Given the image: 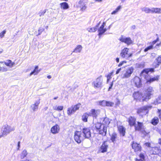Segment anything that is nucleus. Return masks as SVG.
I'll use <instances>...</instances> for the list:
<instances>
[{"label":"nucleus","mask_w":161,"mask_h":161,"mask_svg":"<svg viewBox=\"0 0 161 161\" xmlns=\"http://www.w3.org/2000/svg\"><path fill=\"white\" fill-rule=\"evenodd\" d=\"M139 157L143 159L144 158V155L142 153H141L139 155Z\"/></svg>","instance_id":"5fc2aeb1"},{"label":"nucleus","mask_w":161,"mask_h":161,"mask_svg":"<svg viewBox=\"0 0 161 161\" xmlns=\"http://www.w3.org/2000/svg\"><path fill=\"white\" fill-rule=\"evenodd\" d=\"M101 119L102 120L101 124L108 128L109 127V125L110 123L111 119L107 117L104 119L102 118Z\"/></svg>","instance_id":"dca6fc26"},{"label":"nucleus","mask_w":161,"mask_h":161,"mask_svg":"<svg viewBox=\"0 0 161 161\" xmlns=\"http://www.w3.org/2000/svg\"><path fill=\"white\" fill-rule=\"evenodd\" d=\"M134 68L132 67H129L123 70L120 76L122 79L128 78L130 77L131 74L133 72Z\"/></svg>","instance_id":"f03ea898"},{"label":"nucleus","mask_w":161,"mask_h":161,"mask_svg":"<svg viewBox=\"0 0 161 161\" xmlns=\"http://www.w3.org/2000/svg\"><path fill=\"white\" fill-rule=\"evenodd\" d=\"M4 64L6 66H9L10 68L12 67L15 64L14 62H12V61L10 60L6 61L4 62Z\"/></svg>","instance_id":"c756f323"},{"label":"nucleus","mask_w":161,"mask_h":161,"mask_svg":"<svg viewBox=\"0 0 161 161\" xmlns=\"http://www.w3.org/2000/svg\"><path fill=\"white\" fill-rule=\"evenodd\" d=\"M27 151L25 150H24L21 153L20 155V157L21 158H24L27 155Z\"/></svg>","instance_id":"e433bc0d"},{"label":"nucleus","mask_w":161,"mask_h":161,"mask_svg":"<svg viewBox=\"0 0 161 161\" xmlns=\"http://www.w3.org/2000/svg\"><path fill=\"white\" fill-rule=\"evenodd\" d=\"M161 152V150L159 147H153L152 150L150 151L151 153L153 154H157Z\"/></svg>","instance_id":"4be33fe9"},{"label":"nucleus","mask_w":161,"mask_h":161,"mask_svg":"<svg viewBox=\"0 0 161 161\" xmlns=\"http://www.w3.org/2000/svg\"><path fill=\"white\" fill-rule=\"evenodd\" d=\"M116 61L117 63H118L119 62V58H117L116 59Z\"/></svg>","instance_id":"69168bd1"},{"label":"nucleus","mask_w":161,"mask_h":161,"mask_svg":"<svg viewBox=\"0 0 161 161\" xmlns=\"http://www.w3.org/2000/svg\"><path fill=\"white\" fill-rule=\"evenodd\" d=\"M90 116H91L90 114L86 113L84 114L82 117L83 120L85 122H87L88 117Z\"/></svg>","instance_id":"72a5a7b5"},{"label":"nucleus","mask_w":161,"mask_h":161,"mask_svg":"<svg viewBox=\"0 0 161 161\" xmlns=\"http://www.w3.org/2000/svg\"><path fill=\"white\" fill-rule=\"evenodd\" d=\"M96 2H101L103 0H94Z\"/></svg>","instance_id":"338daca9"},{"label":"nucleus","mask_w":161,"mask_h":161,"mask_svg":"<svg viewBox=\"0 0 161 161\" xmlns=\"http://www.w3.org/2000/svg\"><path fill=\"white\" fill-rule=\"evenodd\" d=\"M113 72H111V73H109L107 75L106 77L107 78V82L108 83L109 81V80L111 78L112 76L113 75Z\"/></svg>","instance_id":"ea45409f"},{"label":"nucleus","mask_w":161,"mask_h":161,"mask_svg":"<svg viewBox=\"0 0 161 161\" xmlns=\"http://www.w3.org/2000/svg\"><path fill=\"white\" fill-rule=\"evenodd\" d=\"M158 113L159 119H161V110L158 109Z\"/></svg>","instance_id":"603ef678"},{"label":"nucleus","mask_w":161,"mask_h":161,"mask_svg":"<svg viewBox=\"0 0 161 161\" xmlns=\"http://www.w3.org/2000/svg\"><path fill=\"white\" fill-rule=\"evenodd\" d=\"M121 68H120L118 69L116 71V74H119V72H120V71H121Z\"/></svg>","instance_id":"6e6d98bb"},{"label":"nucleus","mask_w":161,"mask_h":161,"mask_svg":"<svg viewBox=\"0 0 161 161\" xmlns=\"http://www.w3.org/2000/svg\"><path fill=\"white\" fill-rule=\"evenodd\" d=\"M128 48H124L121 50L120 54V56L123 58L131 57L132 55V54L131 53H128Z\"/></svg>","instance_id":"9d476101"},{"label":"nucleus","mask_w":161,"mask_h":161,"mask_svg":"<svg viewBox=\"0 0 161 161\" xmlns=\"http://www.w3.org/2000/svg\"><path fill=\"white\" fill-rule=\"evenodd\" d=\"M161 13V9L159 8H153V13L160 14Z\"/></svg>","instance_id":"58836bf2"},{"label":"nucleus","mask_w":161,"mask_h":161,"mask_svg":"<svg viewBox=\"0 0 161 161\" xmlns=\"http://www.w3.org/2000/svg\"><path fill=\"white\" fill-rule=\"evenodd\" d=\"M134 126L136 130L140 131L143 133L145 132V128L142 123L138 122L137 124H135Z\"/></svg>","instance_id":"9b49d317"},{"label":"nucleus","mask_w":161,"mask_h":161,"mask_svg":"<svg viewBox=\"0 0 161 161\" xmlns=\"http://www.w3.org/2000/svg\"><path fill=\"white\" fill-rule=\"evenodd\" d=\"M74 137L75 141L78 143H80L85 138L83 135L80 131H76L75 132Z\"/></svg>","instance_id":"423d86ee"},{"label":"nucleus","mask_w":161,"mask_h":161,"mask_svg":"<svg viewBox=\"0 0 161 161\" xmlns=\"http://www.w3.org/2000/svg\"><path fill=\"white\" fill-rule=\"evenodd\" d=\"M145 145L146 146H147V147H150V144L149 143H148V142L146 143L145 144Z\"/></svg>","instance_id":"13d9d810"},{"label":"nucleus","mask_w":161,"mask_h":161,"mask_svg":"<svg viewBox=\"0 0 161 161\" xmlns=\"http://www.w3.org/2000/svg\"><path fill=\"white\" fill-rule=\"evenodd\" d=\"M14 130L15 128L14 127L8 125L3 126L2 128V134L0 135V138L7 136L8 134Z\"/></svg>","instance_id":"f257e3e1"},{"label":"nucleus","mask_w":161,"mask_h":161,"mask_svg":"<svg viewBox=\"0 0 161 161\" xmlns=\"http://www.w3.org/2000/svg\"><path fill=\"white\" fill-rule=\"evenodd\" d=\"M129 125L130 126H134L136 124V119L134 117L130 116L128 119Z\"/></svg>","instance_id":"5701e85b"},{"label":"nucleus","mask_w":161,"mask_h":161,"mask_svg":"<svg viewBox=\"0 0 161 161\" xmlns=\"http://www.w3.org/2000/svg\"><path fill=\"white\" fill-rule=\"evenodd\" d=\"M158 41V38H157L156 40H154L152 42V45L153 46L154 45L156 42Z\"/></svg>","instance_id":"bf43d9fd"},{"label":"nucleus","mask_w":161,"mask_h":161,"mask_svg":"<svg viewBox=\"0 0 161 161\" xmlns=\"http://www.w3.org/2000/svg\"><path fill=\"white\" fill-rule=\"evenodd\" d=\"M108 148V145L105 142L101 145L100 147L99 152L100 153H104L107 151Z\"/></svg>","instance_id":"a211bd4d"},{"label":"nucleus","mask_w":161,"mask_h":161,"mask_svg":"<svg viewBox=\"0 0 161 161\" xmlns=\"http://www.w3.org/2000/svg\"><path fill=\"white\" fill-rule=\"evenodd\" d=\"M75 113V112L72 106L68 108L67 110V114L68 115H71L72 114H74Z\"/></svg>","instance_id":"473e14b6"},{"label":"nucleus","mask_w":161,"mask_h":161,"mask_svg":"<svg viewBox=\"0 0 161 161\" xmlns=\"http://www.w3.org/2000/svg\"><path fill=\"white\" fill-rule=\"evenodd\" d=\"M153 90L151 87H149L142 97V100L147 101L151 98V96L153 94Z\"/></svg>","instance_id":"20e7f679"},{"label":"nucleus","mask_w":161,"mask_h":161,"mask_svg":"<svg viewBox=\"0 0 161 161\" xmlns=\"http://www.w3.org/2000/svg\"><path fill=\"white\" fill-rule=\"evenodd\" d=\"M127 62L125 61H124L120 62L119 64L118 65L119 67H120L122 66L124 64H126Z\"/></svg>","instance_id":"09e8293b"},{"label":"nucleus","mask_w":161,"mask_h":161,"mask_svg":"<svg viewBox=\"0 0 161 161\" xmlns=\"http://www.w3.org/2000/svg\"><path fill=\"white\" fill-rule=\"evenodd\" d=\"M159 76L158 75L156 76L153 78H149L148 76L145 77V79L147 80V83H151L155 81H157L158 80Z\"/></svg>","instance_id":"6ab92c4d"},{"label":"nucleus","mask_w":161,"mask_h":161,"mask_svg":"<svg viewBox=\"0 0 161 161\" xmlns=\"http://www.w3.org/2000/svg\"><path fill=\"white\" fill-rule=\"evenodd\" d=\"M118 130L120 134L122 136H124L125 133V129L122 125H119L118 126Z\"/></svg>","instance_id":"393cba45"},{"label":"nucleus","mask_w":161,"mask_h":161,"mask_svg":"<svg viewBox=\"0 0 161 161\" xmlns=\"http://www.w3.org/2000/svg\"><path fill=\"white\" fill-rule=\"evenodd\" d=\"M119 40L121 42L125 43L128 45L133 44V42L130 37H126L123 36L120 37Z\"/></svg>","instance_id":"f8f14e48"},{"label":"nucleus","mask_w":161,"mask_h":161,"mask_svg":"<svg viewBox=\"0 0 161 161\" xmlns=\"http://www.w3.org/2000/svg\"><path fill=\"white\" fill-rule=\"evenodd\" d=\"M39 67L38 66H36L35 69L33 71L31 72L29 74L30 76H31L32 75H36L38 74L40 70L38 69Z\"/></svg>","instance_id":"bb28decb"},{"label":"nucleus","mask_w":161,"mask_h":161,"mask_svg":"<svg viewBox=\"0 0 161 161\" xmlns=\"http://www.w3.org/2000/svg\"><path fill=\"white\" fill-rule=\"evenodd\" d=\"M131 29H132V30H134V29H135L136 28V26L135 25H133L131 27H130Z\"/></svg>","instance_id":"680f3d73"},{"label":"nucleus","mask_w":161,"mask_h":161,"mask_svg":"<svg viewBox=\"0 0 161 161\" xmlns=\"http://www.w3.org/2000/svg\"><path fill=\"white\" fill-rule=\"evenodd\" d=\"M82 48V47L81 45H77L75 48L73 52L76 53H80L81 52Z\"/></svg>","instance_id":"2f4dec72"},{"label":"nucleus","mask_w":161,"mask_h":161,"mask_svg":"<svg viewBox=\"0 0 161 161\" xmlns=\"http://www.w3.org/2000/svg\"><path fill=\"white\" fill-rule=\"evenodd\" d=\"M63 106H58L57 107V110L61 111L63 109Z\"/></svg>","instance_id":"3c124183"},{"label":"nucleus","mask_w":161,"mask_h":161,"mask_svg":"<svg viewBox=\"0 0 161 161\" xmlns=\"http://www.w3.org/2000/svg\"><path fill=\"white\" fill-rule=\"evenodd\" d=\"M36 98L34 103L31 106V108L33 112H35L38 109L40 103V98L39 97H36Z\"/></svg>","instance_id":"1a4fd4ad"},{"label":"nucleus","mask_w":161,"mask_h":161,"mask_svg":"<svg viewBox=\"0 0 161 161\" xmlns=\"http://www.w3.org/2000/svg\"><path fill=\"white\" fill-rule=\"evenodd\" d=\"M81 105V104L80 103H78L76 105L72 106L75 112L76 111L78 110L79 109Z\"/></svg>","instance_id":"f704fd0d"},{"label":"nucleus","mask_w":161,"mask_h":161,"mask_svg":"<svg viewBox=\"0 0 161 161\" xmlns=\"http://www.w3.org/2000/svg\"><path fill=\"white\" fill-rule=\"evenodd\" d=\"M100 22L96 26L94 27H89L86 29V30L90 33L94 32L96 31L97 30V29L99 25Z\"/></svg>","instance_id":"b1692460"},{"label":"nucleus","mask_w":161,"mask_h":161,"mask_svg":"<svg viewBox=\"0 0 161 161\" xmlns=\"http://www.w3.org/2000/svg\"><path fill=\"white\" fill-rule=\"evenodd\" d=\"M20 147V142L19 141L18 142V148H17V149L18 150H19V148Z\"/></svg>","instance_id":"052dcab7"},{"label":"nucleus","mask_w":161,"mask_h":161,"mask_svg":"<svg viewBox=\"0 0 161 161\" xmlns=\"http://www.w3.org/2000/svg\"><path fill=\"white\" fill-rule=\"evenodd\" d=\"M60 7L61 9H67L69 8V6L66 2H63L60 4Z\"/></svg>","instance_id":"c85d7f7f"},{"label":"nucleus","mask_w":161,"mask_h":161,"mask_svg":"<svg viewBox=\"0 0 161 161\" xmlns=\"http://www.w3.org/2000/svg\"><path fill=\"white\" fill-rule=\"evenodd\" d=\"M106 22H103L98 29L99 35H100L103 34L107 31L106 28H104V26L106 25Z\"/></svg>","instance_id":"f3484780"},{"label":"nucleus","mask_w":161,"mask_h":161,"mask_svg":"<svg viewBox=\"0 0 161 161\" xmlns=\"http://www.w3.org/2000/svg\"><path fill=\"white\" fill-rule=\"evenodd\" d=\"M113 81L111 83L110 85V86L109 87V88H108V91H109L110 90V89L112 88L113 86Z\"/></svg>","instance_id":"4d7b16f0"},{"label":"nucleus","mask_w":161,"mask_h":161,"mask_svg":"<svg viewBox=\"0 0 161 161\" xmlns=\"http://www.w3.org/2000/svg\"><path fill=\"white\" fill-rule=\"evenodd\" d=\"M47 78L50 79L51 78V76L50 75H48L47 76Z\"/></svg>","instance_id":"774afa93"},{"label":"nucleus","mask_w":161,"mask_h":161,"mask_svg":"<svg viewBox=\"0 0 161 161\" xmlns=\"http://www.w3.org/2000/svg\"><path fill=\"white\" fill-rule=\"evenodd\" d=\"M57 106H55L53 107V109L55 110H57Z\"/></svg>","instance_id":"0e129e2a"},{"label":"nucleus","mask_w":161,"mask_h":161,"mask_svg":"<svg viewBox=\"0 0 161 161\" xmlns=\"http://www.w3.org/2000/svg\"><path fill=\"white\" fill-rule=\"evenodd\" d=\"M158 122V117H154L152 121V123L154 125H157Z\"/></svg>","instance_id":"c9c22d12"},{"label":"nucleus","mask_w":161,"mask_h":161,"mask_svg":"<svg viewBox=\"0 0 161 161\" xmlns=\"http://www.w3.org/2000/svg\"><path fill=\"white\" fill-rule=\"evenodd\" d=\"M153 47V45H151L147 47L145 49L144 51L145 52H146L148 50L152 49Z\"/></svg>","instance_id":"de8ad7c7"},{"label":"nucleus","mask_w":161,"mask_h":161,"mask_svg":"<svg viewBox=\"0 0 161 161\" xmlns=\"http://www.w3.org/2000/svg\"><path fill=\"white\" fill-rule=\"evenodd\" d=\"M121 6H119L117 8L113 11L111 14H115L117 13V12H119V11L121 9Z\"/></svg>","instance_id":"4c0bfd02"},{"label":"nucleus","mask_w":161,"mask_h":161,"mask_svg":"<svg viewBox=\"0 0 161 161\" xmlns=\"http://www.w3.org/2000/svg\"><path fill=\"white\" fill-rule=\"evenodd\" d=\"M106 104V106H107L112 107L114 105V103H113L109 101H107Z\"/></svg>","instance_id":"c03bdc74"},{"label":"nucleus","mask_w":161,"mask_h":161,"mask_svg":"<svg viewBox=\"0 0 161 161\" xmlns=\"http://www.w3.org/2000/svg\"><path fill=\"white\" fill-rule=\"evenodd\" d=\"M132 147L134 149L135 152L141 151V146L136 143L133 142L132 144Z\"/></svg>","instance_id":"aec40b11"},{"label":"nucleus","mask_w":161,"mask_h":161,"mask_svg":"<svg viewBox=\"0 0 161 161\" xmlns=\"http://www.w3.org/2000/svg\"><path fill=\"white\" fill-rule=\"evenodd\" d=\"M44 29L43 28H40L38 30V35H40L44 31Z\"/></svg>","instance_id":"49530a36"},{"label":"nucleus","mask_w":161,"mask_h":161,"mask_svg":"<svg viewBox=\"0 0 161 161\" xmlns=\"http://www.w3.org/2000/svg\"><path fill=\"white\" fill-rule=\"evenodd\" d=\"M8 69L6 68H5L4 67H3L2 68H1L0 71H2L3 72H6L8 71Z\"/></svg>","instance_id":"8fccbe9b"},{"label":"nucleus","mask_w":161,"mask_h":161,"mask_svg":"<svg viewBox=\"0 0 161 161\" xmlns=\"http://www.w3.org/2000/svg\"><path fill=\"white\" fill-rule=\"evenodd\" d=\"M110 140L114 143H115L117 141L118 138L116 133H113L110 135Z\"/></svg>","instance_id":"a878e982"},{"label":"nucleus","mask_w":161,"mask_h":161,"mask_svg":"<svg viewBox=\"0 0 161 161\" xmlns=\"http://www.w3.org/2000/svg\"><path fill=\"white\" fill-rule=\"evenodd\" d=\"M149 8L148 7H143L141 8V10L143 12H144L146 13H148Z\"/></svg>","instance_id":"79ce46f5"},{"label":"nucleus","mask_w":161,"mask_h":161,"mask_svg":"<svg viewBox=\"0 0 161 161\" xmlns=\"http://www.w3.org/2000/svg\"><path fill=\"white\" fill-rule=\"evenodd\" d=\"M85 138H89L91 137L90 129L88 128H85L82 130Z\"/></svg>","instance_id":"ddd939ff"},{"label":"nucleus","mask_w":161,"mask_h":161,"mask_svg":"<svg viewBox=\"0 0 161 161\" xmlns=\"http://www.w3.org/2000/svg\"><path fill=\"white\" fill-rule=\"evenodd\" d=\"M149 70H148V69L144 70L142 72V74L144 73H145L146 74H147L148 73L149 71L153 72V69H149Z\"/></svg>","instance_id":"37998d69"},{"label":"nucleus","mask_w":161,"mask_h":161,"mask_svg":"<svg viewBox=\"0 0 161 161\" xmlns=\"http://www.w3.org/2000/svg\"><path fill=\"white\" fill-rule=\"evenodd\" d=\"M153 13V8H149L148 13Z\"/></svg>","instance_id":"864d4df0"},{"label":"nucleus","mask_w":161,"mask_h":161,"mask_svg":"<svg viewBox=\"0 0 161 161\" xmlns=\"http://www.w3.org/2000/svg\"><path fill=\"white\" fill-rule=\"evenodd\" d=\"M131 82L133 85L137 88H140L142 85L141 79L138 77L136 76L132 80Z\"/></svg>","instance_id":"0eeeda50"},{"label":"nucleus","mask_w":161,"mask_h":161,"mask_svg":"<svg viewBox=\"0 0 161 161\" xmlns=\"http://www.w3.org/2000/svg\"><path fill=\"white\" fill-rule=\"evenodd\" d=\"M99 104L103 106H106L107 101L105 100H103L102 101H100L99 102Z\"/></svg>","instance_id":"a19ab883"},{"label":"nucleus","mask_w":161,"mask_h":161,"mask_svg":"<svg viewBox=\"0 0 161 161\" xmlns=\"http://www.w3.org/2000/svg\"><path fill=\"white\" fill-rule=\"evenodd\" d=\"M6 31L5 30L1 32L0 33V37L2 38L3 37L5 34L6 33Z\"/></svg>","instance_id":"a18cd8bd"},{"label":"nucleus","mask_w":161,"mask_h":161,"mask_svg":"<svg viewBox=\"0 0 161 161\" xmlns=\"http://www.w3.org/2000/svg\"><path fill=\"white\" fill-rule=\"evenodd\" d=\"M103 80L101 76L97 78L93 82L92 85L95 88H100L103 86Z\"/></svg>","instance_id":"39448f33"},{"label":"nucleus","mask_w":161,"mask_h":161,"mask_svg":"<svg viewBox=\"0 0 161 161\" xmlns=\"http://www.w3.org/2000/svg\"><path fill=\"white\" fill-rule=\"evenodd\" d=\"M133 97L134 99L136 100L141 101L142 100L143 96L141 93L139 92H134L133 94Z\"/></svg>","instance_id":"4468645a"},{"label":"nucleus","mask_w":161,"mask_h":161,"mask_svg":"<svg viewBox=\"0 0 161 161\" xmlns=\"http://www.w3.org/2000/svg\"><path fill=\"white\" fill-rule=\"evenodd\" d=\"M135 161H143V160L141 159H138L137 158H136L135 159Z\"/></svg>","instance_id":"e2e57ef3"},{"label":"nucleus","mask_w":161,"mask_h":161,"mask_svg":"<svg viewBox=\"0 0 161 161\" xmlns=\"http://www.w3.org/2000/svg\"><path fill=\"white\" fill-rule=\"evenodd\" d=\"M152 108L151 106H146L138 109L137 113L142 114V115H145L148 112V110Z\"/></svg>","instance_id":"6e6552de"},{"label":"nucleus","mask_w":161,"mask_h":161,"mask_svg":"<svg viewBox=\"0 0 161 161\" xmlns=\"http://www.w3.org/2000/svg\"><path fill=\"white\" fill-rule=\"evenodd\" d=\"M95 127L97 130V131L101 135H105L106 134L107 128L102 124L99 123H95Z\"/></svg>","instance_id":"7ed1b4c3"},{"label":"nucleus","mask_w":161,"mask_h":161,"mask_svg":"<svg viewBox=\"0 0 161 161\" xmlns=\"http://www.w3.org/2000/svg\"><path fill=\"white\" fill-rule=\"evenodd\" d=\"M100 113V110L99 109H92L89 114H91V116L92 115L93 117H96Z\"/></svg>","instance_id":"412c9836"},{"label":"nucleus","mask_w":161,"mask_h":161,"mask_svg":"<svg viewBox=\"0 0 161 161\" xmlns=\"http://www.w3.org/2000/svg\"><path fill=\"white\" fill-rule=\"evenodd\" d=\"M161 103V95H159L153 102V104L155 105Z\"/></svg>","instance_id":"7c9ffc66"},{"label":"nucleus","mask_w":161,"mask_h":161,"mask_svg":"<svg viewBox=\"0 0 161 161\" xmlns=\"http://www.w3.org/2000/svg\"><path fill=\"white\" fill-rule=\"evenodd\" d=\"M155 63L153 64V66L155 67H157L161 63V56H159L156 59Z\"/></svg>","instance_id":"cd10ccee"},{"label":"nucleus","mask_w":161,"mask_h":161,"mask_svg":"<svg viewBox=\"0 0 161 161\" xmlns=\"http://www.w3.org/2000/svg\"><path fill=\"white\" fill-rule=\"evenodd\" d=\"M60 127L57 124H56L54 126L52 127L51 129V132L54 135L58 133L60 131Z\"/></svg>","instance_id":"2eb2a0df"}]
</instances>
